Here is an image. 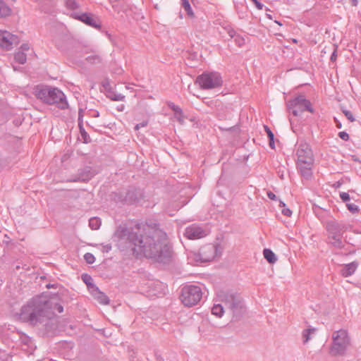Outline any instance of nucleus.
Listing matches in <instances>:
<instances>
[{
	"instance_id": "obj_1",
	"label": "nucleus",
	"mask_w": 361,
	"mask_h": 361,
	"mask_svg": "<svg viewBox=\"0 0 361 361\" xmlns=\"http://www.w3.org/2000/svg\"><path fill=\"white\" fill-rule=\"evenodd\" d=\"M121 239L127 240L136 257H145L161 263H168L171 250L166 232L157 224H137L130 230L123 228Z\"/></svg>"
},
{
	"instance_id": "obj_2",
	"label": "nucleus",
	"mask_w": 361,
	"mask_h": 361,
	"mask_svg": "<svg viewBox=\"0 0 361 361\" xmlns=\"http://www.w3.org/2000/svg\"><path fill=\"white\" fill-rule=\"evenodd\" d=\"M52 303L45 296H37L23 305L19 314L20 319L32 324L42 322L44 318L50 317Z\"/></svg>"
},
{
	"instance_id": "obj_3",
	"label": "nucleus",
	"mask_w": 361,
	"mask_h": 361,
	"mask_svg": "<svg viewBox=\"0 0 361 361\" xmlns=\"http://www.w3.org/2000/svg\"><path fill=\"white\" fill-rule=\"evenodd\" d=\"M35 96L47 104H55L61 109L68 107L65 94L56 87L37 86L35 90Z\"/></svg>"
},
{
	"instance_id": "obj_4",
	"label": "nucleus",
	"mask_w": 361,
	"mask_h": 361,
	"mask_svg": "<svg viewBox=\"0 0 361 361\" xmlns=\"http://www.w3.org/2000/svg\"><path fill=\"white\" fill-rule=\"evenodd\" d=\"M217 297L235 320H238L244 314L245 305L240 295L237 292L231 290H219Z\"/></svg>"
},
{
	"instance_id": "obj_5",
	"label": "nucleus",
	"mask_w": 361,
	"mask_h": 361,
	"mask_svg": "<svg viewBox=\"0 0 361 361\" xmlns=\"http://www.w3.org/2000/svg\"><path fill=\"white\" fill-rule=\"evenodd\" d=\"M298 157L297 167L302 177L306 179L311 178L312 175V167L314 164L312 151L307 143H300L297 149Z\"/></svg>"
},
{
	"instance_id": "obj_6",
	"label": "nucleus",
	"mask_w": 361,
	"mask_h": 361,
	"mask_svg": "<svg viewBox=\"0 0 361 361\" xmlns=\"http://www.w3.org/2000/svg\"><path fill=\"white\" fill-rule=\"evenodd\" d=\"M332 344L329 353L331 355H343L350 344V338L346 330L340 329L334 332Z\"/></svg>"
},
{
	"instance_id": "obj_7",
	"label": "nucleus",
	"mask_w": 361,
	"mask_h": 361,
	"mask_svg": "<svg viewBox=\"0 0 361 361\" xmlns=\"http://www.w3.org/2000/svg\"><path fill=\"white\" fill-rule=\"evenodd\" d=\"M202 297V289L197 285H187L181 289L180 296L182 303L186 307L197 305Z\"/></svg>"
},
{
	"instance_id": "obj_8",
	"label": "nucleus",
	"mask_w": 361,
	"mask_h": 361,
	"mask_svg": "<svg viewBox=\"0 0 361 361\" xmlns=\"http://www.w3.org/2000/svg\"><path fill=\"white\" fill-rule=\"evenodd\" d=\"M286 107L288 112L294 116H300L305 111L313 112L311 102L303 95H299L288 101Z\"/></svg>"
},
{
	"instance_id": "obj_9",
	"label": "nucleus",
	"mask_w": 361,
	"mask_h": 361,
	"mask_svg": "<svg viewBox=\"0 0 361 361\" xmlns=\"http://www.w3.org/2000/svg\"><path fill=\"white\" fill-rule=\"evenodd\" d=\"M195 83L202 90H211L221 87L223 80L220 74L216 72H205L197 77Z\"/></svg>"
},
{
	"instance_id": "obj_10",
	"label": "nucleus",
	"mask_w": 361,
	"mask_h": 361,
	"mask_svg": "<svg viewBox=\"0 0 361 361\" xmlns=\"http://www.w3.org/2000/svg\"><path fill=\"white\" fill-rule=\"evenodd\" d=\"M143 197L142 190L133 187L115 193V200L127 204L138 202Z\"/></svg>"
},
{
	"instance_id": "obj_11",
	"label": "nucleus",
	"mask_w": 361,
	"mask_h": 361,
	"mask_svg": "<svg viewBox=\"0 0 361 361\" xmlns=\"http://www.w3.org/2000/svg\"><path fill=\"white\" fill-rule=\"evenodd\" d=\"M349 228L348 224L336 220L328 221L326 224V229L329 235H343Z\"/></svg>"
},
{
	"instance_id": "obj_12",
	"label": "nucleus",
	"mask_w": 361,
	"mask_h": 361,
	"mask_svg": "<svg viewBox=\"0 0 361 361\" xmlns=\"http://www.w3.org/2000/svg\"><path fill=\"white\" fill-rule=\"evenodd\" d=\"M208 235V231L197 224L188 226L184 232V235L190 240L202 238Z\"/></svg>"
},
{
	"instance_id": "obj_13",
	"label": "nucleus",
	"mask_w": 361,
	"mask_h": 361,
	"mask_svg": "<svg viewBox=\"0 0 361 361\" xmlns=\"http://www.w3.org/2000/svg\"><path fill=\"white\" fill-rule=\"evenodd\" d=\"M217 247L212 244H207L202 246L199 251L197 260L202 262H210L216 256Z\"/></svg>"
},
{
	"instance_id": "obj_14",
	"label": "nucleus",
	"mask_w": 361,
	"mask_h": 361,
	"mask_svg": "<svg viewBox=\"0 0 361 361\" xmlns=\"http://www.w3.org/2000/svg\"><path fill=\"white\" fill-rule=\"evenodd\" d=\"M18 43L19 39L16 35L0 30V47L9 50L13 48V45H17Z\"/></svg>"
},
{
	"instance_id": "obj_15",
	"label": "nucleus",
	"mask_w": 361,
	"mask_h": 361,
	"mask_svg": "<svg viewBox=\"0 0 361 361\" xmlns=\"http://www.w3.org/2000/svg\"><path fill=\"white\" fill-rule=\"evenodd\" d=\"M74 18L78 19L86 25L94 28H100L101 23L97 17H94L91 13H82L81 14L74 13Z\"/></svg>"
},
{
	"instance_id": "obj_16",
	"label": "nucleus",
	"mask_w": 361,
	"mask_h": 361,
	"mask_svg": "<svg viewBox=\"0 0 361 361\" xmlns=\"http://www.w3.org/2000/svg\"><path fill=\"white\" fill-rule=\"evenodd\" d=\"M95 175V171L90 166H85L78 170L77 176L71 180L73 182H87Z\"/></svg>"
},
{
	"instance_id": "obj_17",
	"label": "nucleus",
	"mask_w": 361,
	"mask_h": 361,
	"mask_svg": "<svg viewBox=\"0 0 361 361\" xmlns=\"http://www.w3.org/2000/svg\"><path fill=\"white\" fill-rule=\"evenodd\" d=\"M90 291L92 296L96 299L100 304L108 305L109 303V298L94 285L91 284Z\"/></svg>"
},
{
	"instance_id": "obj_18",
	"label": "nucleus",
	"mask_w": 361,
	"mask_h": 361,
	"mask_svg": "<svg viewBox=\"0 0 361 361\" xmlns=\"http://www.w3.org/2000/svg\"><path fill=\"white\" fill-rule=\"evenodd\" d=\"M328 240L329 243L336 248L341 249L344 246V243L342 240V235H329Z\"/></svg>"
},
{
	"instance_id": "obj_19",
	"label": "nucleus",
	"mask_w": 361,
	"mask_h": 361,
	"mask_svg": "<svg viewBox=\"0 0 361 361\" xmlns=\"http://www.w3.org/2000/svg\"><path fill=\"white\" fill-rule=\"evenodd\" d=\"M357 264L355 262H351L345 264L341 270L343 276L347 277L352 275L356 270Z\"/></svg>"
},
{
	"instance_id": "obj_20",
	"label": "nucleus",
	"mask_w": 361,
	"mask_h": 361,
	"mask_svg": "<svg viewBox=\"0 0 361 361\" xmlns=\"http://www.w3.org/2000/svg\"><path fill=\"white\" fill-rule=\"evenodd\" d=\"M11 13V8L2 0H0V18H6Z\"/></svg>"
},
{
	"instance_id": "obj_21",
	"label": "nucleus",
	"mask_w": 361,
	"mask_h": 361,
	"mask_svg": "<svg viewBox=\"0 0 361 361\" xmlns=\"http://www.w3.org/2000/svg\"><path fill=\"white\" fill-rule=\"evenodd\" d=\"M263 255L267 261L270 264H274L277 261L276 255L270 249L265 248L263 250Z\"/></svg>"
},
{
	"instance_id": "obj_22",
	"label": "nucleus",
	"mask_w": 361,
	"mask_h": 361,
	"mask_svg": "<svg viewBox=\"0 0 361 361\" xmlns=\"http://www.w3.org/2000/svg\"><path fill=\"white\" fill-rule=\"evenodd\" d=\"M317 329L315 328H308L302 331V342L303 343H307L310 339V336L315 334Z\"/></svg>"
},
{
	"instance_id": "obj_23",
	"label": "nucleus",
	"mask_w": 361,
	"mask_h": 361,
	"mask_svg": "<svg viewBox=\"0 0 361 361\" xmlns=\"http://www.w3.org/2000/svg\"><path fill=\"white\" fill-rule=\"evenodd\" d=\"M224 308L221 304H215L212 308V314L220 318L223 316Z\"/></svg>"
},
{
	"instance_id": "obj_24",
	"label": "nucleus",
	"mask_w": 361,
	"mask_h": 361,
	"mask_svg": "<svg viewBox=\"0 0 361 361\" xmlns=\"http://www.w3.org/2000/svg\"><path fill=\"white\" fill-rule=\"evenodd\" d=\"M264 130L267 133V137L269 138V145L271 149L275 148V143H274V135L271 130V129L267 126H264Z\"/></svg>"
},
{
	"instance_id": "obj_25",
	"label": "nucleus",
	"mask_w": 361,
	"mask_h": 361,
	"mask_svg": "<svg viewBox=\"0 0 361 361\" xmlns=\"http://www.w3.org/2000/svg\"><path fill=\"white\" fill-rule=\"evenodd\" d=\"M14 59L20 64H24L27 61V55L23 51H18L14 56Z\"/></svg>"
},
{
	"instance_id": "obj_26",
	"label": "nucleus",
	"mask_w": 361,
	"mask_h": 361,
	"mask_svg": "<svg viewBox=\"0 0 361 361\" xmlns=\"http://www.w3.org/2000/svg\"><path fill=\"white\" fill-rule=\"evenodd\" d=\"M89 226L93 230H97L101 226V220L97 217H92L89 220Z\"/></svg>"
},
{
	"instance_id": "obj_27",
	"label": "nucleus",
	"mask_w": 361,
	"mask_h": 361,
	"mask_svg": "<svg viewBox=\"0 0 361 361\" xmlns=\"http://www.w3.org/2000/svg\"><path fill=\"white\" fill-rule=\"evenodd\" d=\"M107 97L113 101H123L125 99V96L123 94L112 91L108 92Z\"/></svg>"
},
{
	"instance_id": "obj_28",
	"label": "nucleus",
	"mask_w": 361,
	"mask_h": 361,
	"mask_svg": "<svg viewBox=\"0 0 361 361\" xmlns=\"http://www.w3.org/2000/svg\"><path fill=\"white\" fill-rule=\"evenodd\" d=\"M86 61L92 64H97L101 63L102 59L98 54H93L87 56Z\"/></svg>"
},
{
	"instance_id": "obj_29",
	"label": "nucleus",
	"mask_w": 361,
	"mask_h": 361,
	"mask_svg": "<svg viewBox=\"0 0 361 361\" xmlns=\"http://www.w3.org/2000/svg\"><path fill=\"white\" fill-rule=\"evenodd\" d=\"M66 6L71 10H75L78 8V4L75 0H66Z\"/></svg>"
},
{
	"instance_id": "obj_30",
	"label": "nucleus",
	"mask_w": 361,
	"mask_h": 361,
	"mask_svg": "<svg viewBox=\"0 0 361 361\" xmlns=\"http://www.w3.org/2000/svg\"><path fill=\"white\" fill-rule=\"evenodd\" d=\"M181 1H182V6L184 8V9L185 10V11L187 12V13L189 16H192L193 15L192 10V8L190 6L189 1L188 0H181Z\"/></svg>"
},
{
	"instance_id": "obj_31",
	"label": "nucleus",
	"mask_w": 361,
	"mask_h": 361,
	"mask_svg": "<svg viewBox=\"0 0 361 361\" xmlns=\"http://www.w3.org/2000/svg\"><path fill=\"white\" fill-rule=\"evenodd\" d=\"M169 106L174 111L175 115H182L183 111L178 106L174 104L173 103H171L169 104Z\"/></svg>"
},
{
	"instance_id": "obj_32",
	"label": "nucleus",
	"mask_w": 361,
	"mask_h": 361,
	"mask_svg": "<svg viewBox=\"0 0 361 361\" xmlns=\"http://www.w3.org/2000/svg\"><path fill=\"white\" fill-rule=\"evenodd\" d=\"M279 206L281 207H283L281 212L283 215L285 216H290L291 214H292V212L290 209H289L288 208H285V203L282 201L280 200L279 202Z\"/></svg>"
},
{
	"instance_id": "obj_33",
	"label": "nucleus",
	"mask_w": 361,
	"mask_h": 361,
	"mask_svg": "<svg viewBox=\"0 0 361 361\" xmlns=\"http://www.w3.org/2000/svg\"><path fill=\"white\" fill-rule=\"evenodd\" d=\"M84 259L86 261V262L88 264H93L95 261L94 256L90 252L85 254Z\"/></svg>"
},
{
	"instance_id": "obj_34",
	"label": "nucleus",
	"mask_w": 361,
	"mask_h": 361,
	"mask_svg": "<svg viewBox=\"0 0 361 361\" xmlns=\"http://www.w3.org/2000/svg\"><path fill=\"white\" fill-rule=\"evenodd\" d=\"M82 279L83 281L87 284V288L90 290V288H91V284H93L92 283V279L91 278V276L87 274H83L82 276Z\"/></svg>"
},
{
	"instance_id": "obj_35",
	"label": "nucleus",
	"mask_w": 361,
	"mask_h": 361,
	"mask_svg": "<svg viewBox=\"0 0 361 361\" xmlns=\"http://www.w3.org/2000/svg\"><path fill=\"white\" fill-rule=\"evenodd\" d=\"M348 209L352 212V213H356L359 211V208L357 205L353 203H348L346 204Z\"/></svg>"
},
{
	"instance_id": "obj_36",
	"label": "nucleus",
	"mask_w": 361,
	"mask_h": 361,
	"mask_svg": "<svg viewBox=\"0 0 361 361\" xmlns=\"http://www.w3.org/2000/svg\"><path fill=\"white\" fill-rule=\"evenodd\" d=\"M343 112L350 121L353 122L355 121V118L351 111L348 110H343Z\"/></svg>"
},
{
	"instance_id": "obj_37",
	"label": "nucleus",
	"mask_w": 361,
	"mask_h": 361,
	"mask_svg": "<svg viewBox=\"0 0 361 361\" xmlns=\"http://www.w3.org/2000/svg\"><path fill=\"white\" fill-rule=\"evenodd\" d=\"M340 197L343 202H347L350 200V195L348 193L343 192L340 193Z\"/></svg>"
},
{
	"instance_id": "obj_38",
	"label": "nucleus",
	"mask_w": 361,
	"mask_h": 361,
	"mask_svg": "<svg viewBox=\"0 0 361 361\" xmlns=\"http://www.w3.org/2000/svg\"><path fill=\"white\" fill-rule=\"evenodd\" d=\"M338 136L343 140L347 141L349 140V135L345 131L339 132Z\"/></svg>"
},
{
	"instance_id": "obj_39",
	"label": "nucleus",
	"mask_w": 361,
	"mask_h": 361,
	"mask_svg": "<svg viewBox=\"0 0 361 361\" xmlns=\"http://www.w3.org/2000/svg\"><path fill=\"white\" fill-rule=\"evenodd\" d=\"M148 124V121H142V123H137L135 126V130H138L140 128H143V127H145L147 126Z\"/></svg>"
},
{
	"instance_id": "obj_40",
	"label": "nucleus",
	"mask_w": 361,
	"mask_h": 361,
	"mask_svg": "<svg viewBox=\"0 0 361 361\" xmlns=\"http://www.w3.org/2000/svg\"><path fill=\"white\" fill-rule=\"evenodd\" d=\"M29 49H30V46L28 44H23L20 47L19 51H23L25 53V51H27Z\"/></svg>"
},
{
	"instance_id": "obj_41",
	"label": "nucleus",
	"mask_w": 361,
	"mask_h": 361,
	"mask_svg": "<svg viewBox=\"0 0 361 361\" xmlns=\"http://www.w3.org/2000/svg\"><path fill=\"white\" fill-rule=\"evenodd\" d=\"M267 194V197L270 200H276V199H277L276 195L274 192H272L271 191H268Z\"/></svg>"
},
{
	"instance_id": "obj_42",
	"label": "nucleus",
	"mask_w": 361,
	"mask_h": 361,
	"mask_svg": "<svg viewBox=\"0 0 361 361\" xmlns=\"http://www.w3.org/2000/svg\"><path fill=\"white\" fill-rule=\"evenodd\" d=\"M254 4L256 6V7L259 9V10H262V8H263V4L262 3H260L258 0H251Z\"/></svg>"
},
{
	"instance_id": "obj_43",
	"label": "nucleus",
	"mask_w": 361,
	"mask_h": 361,
	"mask_svg": "<svg viewBox=\"0 0 361 361\" xmlns=\"http://www.w3.org/2000/svg\"><path fill=\"white\" fill-rule=\"evenodd\" d=\"M55 310H56L58 311L59 313H61L63 312V307L62 305H61L60 304H57L56 303L54 305V307Z\"/></svg>"
},
{
	"instance_id": "obj_44",
	"label": "nucleus",
	"mask_w": 361,
	"mask_h": 361,
	"mask_svg": "<svg viewBox=\"0 0 361 361\" xmlns=\"http://www.w3.org/2000/svg\"><path fill=\"white\" fill-rule=\"evenodd\" d=\"M334 122L336 123V126L337 128H342L341 123L336 118H334Z\"/></svg>"
},
{
	"instance_id": "obj_45",
	"label": "nucleus",
	"mask_w": 361,
	"mask_h": 361,
	"mask_svg": "<svg viewBox=\"0 0 361 361\" xmlns=\"http://www.w3.org/2000/svg\"><path fill=\"white\" fill-rule=\"evenodd\" d=\"M235 41L238 42L240 46L244 44V39L243 38H240L238 37L237 38H235Z\"/></svg>"
},
{
	"instance_id": "obj_46",
	"label": "nucleus",
	"mask_w": 361,
	"mask_h": 361,
	"mask_svg": "<svg viewBox=\"0 0 361 361\" xmlns=\"http://www.w3.org/2000/svg\"><path fill=\"white\" fill-rule=\"evenodd\" d=\"M176 118L178 119V121L180 123H183V121H184V118H183V114H182L181 116L176 115Z\"/></svg>"
},
{
	"instance_id": "obj_47",
	"label": "nucleus",
	"mask_w": 361,
	"mask_h": 361,
	"mask_svg": "<svg viewBox=\"0 0 361 361\" xmlns=\"http://www.w3.org/2000/svg\"><path fill=\"white\" fill-rule=\"evenodd\" d=\"M337 55L336 51L333 52V54L331 56V61H334L336 59Z\"/></svg>"
},
{
	"instance_id": "obj_48",
	"label": "nucleus",
	"mask_w": 361,
	"mask_h": 361,
	"mask_svg": "<svg viewBox=\"0 0 361 361\" xmlns=\"http://www.w3.org/2000/svg\"><path fill=\"white\" fill-rule=\"evenodd\" d=\"M82 137L84 139V142H87L88 141H87V133L85 132L82 133Z\"/></svg>"
},
{
	"instance_id": "obj_49",
	"label": "nucleus",
	"mask_w": 361,
	"mask_h": 361,
	"mask_svg": "<svg viewBox=\"0 0 361 361\" xmlns=\"http://www.w3.org/2000/svg\"><path fill=\"white\" fill-rule=\"evenodd\" d=\"M353 6H356L357 4V0H350Z\"/></svg>"
},
{
	"instance_id": "obj_50",
	"label": "nucleus",
	"mask_w": 361,
	"mask_h": 361,
	"mask_svg": "<svg viewBox=\"0 0 361 361\" xmlns=\"http://www.w3.org/2000/svg\"><path fill=\"white\" fill-rule=\"evenodd\" d=\"M82 109H80L79 110V120L80 119V116L82 115Z\"/></svg>"
},
{
	"instance_id": "obj_51",
	"label": "nucleus",
	"mask_w": 361,
	"mask_h": 361,
	"mask_svg": "<svg viewBox=\"0 0 361 361\" xmlns=\"http://www.w3.org/2000/svg\"><path fill=\"white\" fill-rule=\"evenodd\" d=\"M94 117H98V116H99V112H98V111H97V112L95 113V114L94 115Z\"/></svg>"
},
{
	"instance_id": "obj_52",
	"label": "nucleus",
	"mask_w": 361,
	"mask_h": 361,
	"mask_svg": "<svg viewBox=\"0 0 361 361\" xmlns=\"http://www.w3.org/2000/svg\"><path fill=\"white\" fill-rule=\"evenodd\" d=\"M162 360H163L162 357H157V361H162Z\"/></svg>"
},
{
	"instance_id": "obj_53",
	"label": "nucleus",
	"mask_w": 361,
	"mask_h": 361,
	"mask_svg": "<svg viewBox=\"0 0 361 361\" xmlns=\"http://www.w3.org/2000/svg\"><path fill=\"white\" fill-rule=\"evenodd\" d=\"M13 69H14V71H17L18 68H16V66H13Z\"/></svg>"
},
{
	"instance_id": "obj_54",
	"label": "nucleus",
	"mask_w": 361,
	"mask_h": 361,
	"mask_svg": "<svg viewBox=\"0 0 361 361\" xmlns=\"http://www.w3.org/2000/svg\"><path fill=\"white\" fill-rule=\"evenodd\" d=\"M230 36H231V37H233V35L231 32H230Z\"/></svg>"
},
{
	"instance_id": "obj_55",
	"label": "nucleus",
	"mask_w": 361,
	"mask_h": 361,
	"mask_svg": "<svg viewBox=\"0 0 361 361\" xmlns=\"http://www.w3.org/2000/svg\"><path fill=\"white\" fill-rule=\"evenodd\" d=\"M106 249H111V246L106 247Z\"/></svg>"
},
{
	"instance_id": "obj_56",
	"label": "nucleus",
	"mask_w": 361,
	"mask_h": 361,
	"mask_svg": "<svg viewBox=\"0 0 361 361\" xmlns=\"http://www.w3.org/2000/svg\"><path fill=\"white\" fill-rule=\"evenodd\" d=\"M106 249H111V246L106 247Z\"/></svg>"
}]
</instances>
